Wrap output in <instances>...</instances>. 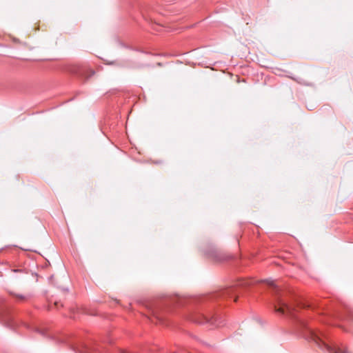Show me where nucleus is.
Here are the masks:
<instances>
[{
  "mask_svg": "<svg viewBox=\"0 0 353 353\" xmlns=\"http://www.w3.org/2000/svg\"><path fill=\"white\" fill-rule=\"evenodd\" d=\"M14 296L17 298L20 299L21 300H24V299H28V296H25V295H22V294H14Z\"/></svg>",
  "mask_w": 353,
  "mask_h": 353,
  "instance_id": "nucleus-10",
  "label": "nucleus"
},
{
  "mask_svg": "<svg viewBox=\"0 0 353 353\" xmlns=\"http://www.w3.org/2000/svg\"><path fill=\"white\" fill-rule=\"evenodd\" d=\"M234 294V287H230L220 290L212 295H210L207 297L203 299V300L205 299H214L218 297H225L229 296H233Z\"/></svg>",
  "mask_w": 353,
  "mask_h": 353,
  "instance_id": "nucleus-5",
  "label": "nucleus"
},
{
  "mask_svg": "<svg viewBox=\"0 0 353 353\" xmlns=\"http://www.w3.org/2000/svg\"><path fill=\"white\" fill-rule=\"evenodd\" d=\"M72 72L86 79L94 75V71L85 65H77L72 70Z\"/></svg>",
  "mask_w": 353,
  "mask_h": 353,
  "instance_id": "nucleus-4",
  "label": "nucleus"
},
{
  "mask_svg": "<svg viewBox=\"0 0 353 353\" xmlns=\"http://www.w3.org/2000/svg\"><path fill=\"white\" fill-rule=\"evenodd\" d=\"M254 283V281L253 280L242 279V280H239V281H236V283L235 284V288L236 287L245 288V287L250 286V285H253Z\"/></svg>",
  "mask_w": 353,
  "mask_h": 353,
  "instance_id": "nucleus-7",
  "label": "nucleus"
},
{
  "mask_svg": "<svg viewBox=\"0 0 353 353\" xmlns=\"http://www.w3.org/2000/svg\"><path fill=\"white\" fill-rule=\"evenodd\" d=\"M214 257L216 260L219 261H225L229 259L228 256L221 253H218L217 252H215Z\"/></svg>",
  "mask_w": 353,
  "mask_h": 353,
  "instance_id": "nucleus-8",
  "label": "nucleus"
},
{
  "mask_svg": "<svg viewBox=\"0 0 353 353\" xmlns=\"http://www.w3.org/2000/svg\"><path fill=\"white\" fill-rule=\"evenodd\" d=\"M306 339L315 343L320 348L326 350L329 353H350L347 350L332 347L325 343L321 338V333L312 329L307 330Z\"/></svg>",
  "mask_w": 353,
  "mask_h": 353,
  "instance_id": "nucleus-2",
  "label": "nucleus"
},
{
  "mask_svg": "<svg viewBox=\"0 0 353 353\" xmlns=\"http://www.w3.org/2000/svg\"><path fill=\"white\" fill-rule=\"evenodd\" d=\"M194 321L198 323H211L212 324L216 323V317L215 316H206L204 315H202V319H194Z\"/></svg>",
  "mask_w": 353,
  "mask_h": 353,
  "instance_id": "nucleus-6",
  "label": "nucleus"
},
{
  "mask_svg": "<svg viewBox=\"0 0 353 353\" xmlns=\"http://www.w3.org/2000/svg\"><path fill=\"white\" fill-rule=\"evenodd\" d=\"M268 285L272 288L274 290L275 294L277 296L276 298V303L274 304V310L276 312L281 314L287 313L291 314L294 310V307L290 305L285 300L279 296V292L281 291L280 287L276 284L275 281L272 279H268L266 281Z\"/></svg>",
  "mask_w": 353,
  "mask_h": 353,
  "instance_id": "nucleus-1",
  "label": "nucleus"
},
{
  "mask_svg": "<svg viewBox=\"0 0 353 353\" xmlns=\"http://www.w3.org/2000/svg\"><path fill=\"white\" fill-rule=\"evenodd\" d=\"M168 304L169 303L166 301L164 303L157 305L154 308L152 309V316L157 322L160 323H164V315L169 310L168 307Z\"/></svg>",
  "mask_w": 353,
  "mask_h": 353,
  "instance_id": "nucleus-3",
  "label": "nucleus"
},
{
  "mask_svg": "<svg viewBox=\"0 0 353 353\" xmlns=\"http://www.w3.org/2000/svg\"><path fill=\"white\" fill-rule=\"evenodd\" d=\"M294 80H296L299 83H301V84H303V85H310V83H306L303 79L299 78V79H294Z\"/></svg>",
  "mask_w": 353,
  "mask_h": 353,
  "instance_id": "nucleus-9",
  "label": "nucleus"
}]
</instances>
